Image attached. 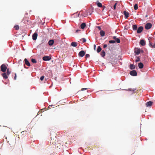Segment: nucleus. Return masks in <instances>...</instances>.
I'll return each mask as SVG.
<instances>
[{
    "instance_id": "f257e3e1",
    "label": "nucleus",
    "mask_w": 155,
    "mask_h": 155,
    "mask_svg": "<svg viewBox=\"0 0 155 155\" xmlns=\"http://www.w3.org/2000/svg\"><path fill=\"white\" fill-rule=\"evenodd\" d=\"M0 68L2 72H5L7 69V67L5 64H2L1 65Z\"/></svg>"
},
{
    "instance_id": "f03ea898",
    "label": "nucleus",
    "mask_w": 155,
    "mask_h": 155,
    "mask_svg": "<svg viewBox=\"0 0 155 155\" xmlns=\"http://www.w3.org/2000/svg\"><path fill=\"white\" fill-rule=\"evenodd\" d=\"M148 39L149 40L150 46L153 48H155V43H154L153 45H152V43L151 41L152 40V38L151 37H149Z\"/></svg>"
},
{
    "instance_id": "7ed1b4c3",
    "label": "nucleus",
    "mask_w": 155,
    "mask_h": 155,
    "mask_svg": "<svg viewBox=\"0 0 155 155\" xmlns=\"http://www.w3.org/2000/svg\"><path fill=\"white\" fill-rule=\"evenodd\" d=\"M152 26V24L150 23H147L145 26V28L146 29H150Z\"/></svg>"
},
{
    "instance_id": "20e7f679",
    "label": "nucleus",
    "mask_w": 155,
    "mask_h": 155,
    "mask_svg": "<svg viewBox=\"0 0 155 155\" xmlns=\"http://www.w3.org/2000/svg\"><path fill=\"white\" fill-rule=\"evenodd\" d=\"M130 74L133 76H135L137 75V74L135 70H133L131 71L130 72Z\"/></svg>"
},
{
    "instance_id": "39448f33",
    "label": "nucleus",
    "mask_w": 155,
    "mask_h": 155,
    "mask_svg": "<svg viewBox=\"0 0 155 155\" xmlns=\"http://www.w3.org/2000/svg\"><path fill=\"white\" fill-rule=\"evenodd\" d=\"M42 59L44 61H47L50 60L51 59V58L49 56H45L43 57Z\"/></svg>"
},
{
    "instance_id": "423d86ee",
    "label": "nucleus",
    "mask_w": 155,
    "mask_h": 155,
    "mask_svg": "<svg viewBox=\"0 0 155 155\" xmlns=\"http://www.w3.org/2000/svg\"><path fill=\"white\" fill-rule=\"evenodd\" d=\"M85 54L84 51H81L79 52L78 55L80 57H82Z\"/></svg>"
},
{
    "instance_id": "0eeeda50",
    "label": "nucleus",
    "mask_w": 155,
    "mask_h": 155,
    "mask_svg": "<svg viewBox=\"0 0 155 155\" xmlns=\"http://www.w3.org/2000/svg\"><path fill=\"white\" fill-rule=\"evenodd\" d=\"M143 27L142 26H140L138 28L137 33L138 34L140 33L143 31Z\"/></svg>"
},
{
    "instance_id": "6e6552de",
    "label": "nucleus",
    "mask_w": 155,
    "mask_h": 155,
    "mask_svg": "<svg viewBox=\"0 0 155 155\" xmlns=\"http://www.w3.org/2000/svg\"><path fill=\"white\" fill-rule=\"evenodd\" d=\"M38 36V34L36 33L35 32L32 35V39L34 40H35L37 38Z\"/></svg>"
},
{
    "instance_id": "1a4fd4ad",
    "label": "nucleus",
    "mask_w": 155,
    "mask_h": 155,
    "mask_svg": "<svg viewBox=\"0 0 155 155\" xmlns=\"http://www.w3.org/2000/svg\"><path fill=\"white\" fill-rule=\"evenodd\" d=\"M134 52L137 54H139L140 52V49L138 48H135L134 49Z\"/></svg>"
},
{
    "instance_id": "9d476101",
    "label": "nucleus",
    "mask_w": 155,
    "mask_h": 155,
    "mask_svg": "<svg viewBox=\"0 0 155 155\" xmlns=\"http://www.w3.org/2000/svg\"><path fill=\"white\" fill-rule=\"evenodd\" d=\"M113 39H114L115 41V42H117V43H120V39L118 38H117L116 36H114L113 37Z\"/></svg>"
},
{
    "instance_id": "9b49d317",
    "label": "nucleus",
    "mask_w": 155,
    "mask_h": 155,
    "mask_svg": "<svg viewBox=\"0 0 155 155\" xmlns=\"http://www.w3.org/2000/svg\"><path fill=\"white\" fill-rule=\"evenodd\" d=\"M24 61L25 62V64L28 66H30V64L29 62V61L26 58H25L24 59Z\"/></svg>"
},
{
    "instance_id": "f8f14e48",
    "label": "nucleus",
    "mask_w": 155,
    "mask_h": 155,
    "mask_svg": "<svg viewBox=\"0 0 155 155\" xmlns=\"http://www.w3.org/2000/svg\"><path fill=\"white\" fill-rule=\"evenodd\" d=\"M153 104V102L151 101H149L147 102L146 104V105L147 107L151 106Z\"/></svg>"
},
{
    "instance_id": "ddd939ff",
    "label": "nucleus",
    "mask_w": 155,
    "mask_h": 155,
    "mask_svg": "<svg viewBox=\"0 0 155 155\" xmlns=\"http://www.w3.org/2000/svg\"><path fill=\"white\" fill-rule=\"evenodd\" d=\"M23 20L24 21V23L26 24H27L29 22V18H23Z\"/></svg>"
},
{
    "instance_id": "4468645a",
    "label": "nucleus",
    "mask_w": 155,
    "mask_h": 155,
    "mask_svg": "<svg viewBox=\"0 0 155 155\" xmlns=\"http://www.w3.org/2000/svg\"><path fill=\"white\" fill-rule=\"evenodd\" d=\"M8 75L6 73L4 72L2 74V76L3 78L5 79H7L8 78Z\"/></svg>"
},
{
    "instance_id": "2eb2a0df",
    "label": "nucleus",
    "mask_w": 155,
    "mask_h": 155,
    "mask_svg": "<svg viewBox=\"0 0 155 155\" xmlns=\"http://www.w3.org/2000/svg\"><path fill=\"white\" fill-rule=\"evenodd\" d=\"M140 44L143 46H144L146 44L145 41L144 40H141L140 41Z\"/></svg>"
},
{
    "instance_id": "dca6fc26",
    "label": "nucleus",
    "mask_w": 155,
    "mask_h": 155,
    "mask_svg": "<svg viewBox=\"0 0 155 155\" xmlns=\"http://www.w3.org/2000/svg\"><path fill=\"white\" fill-rule=\"evenodd\" d=\"M124 13L125 15V18H127L129 16V13L127 12L126 11H124Z\"/></svg>"
},
{
    "instance_id": "f3484780",
    "label": "nucleus",
    "mask_w": 155,
    "mask_h": 155,
    "mask_svg": "<svg viewBox=\"0 0 155 155\" xmlns=\"http://www.w3.org/2000/svg\"><path fill=\"white\" fill-rule=\"evenodd\" d=\"M138 66L139 68L140 69L142 68L143 67V64L141 62L139 63L138 64Z\"/></svg>"
},
{
    "instance_id": "a211bd4d",
    "label": "nucleus",
    "mask_w": 155,
    "mask_h": 155,
    "mask_svg": "<svg viewBox=\"0 0 155 155\" xmlns=\"http://www.w3.org/2000/svg\"><path fill=\"white\" fill-rule=\"evenodd\" d=\"M54 43V41L53 40H51L48 41V44L50 45H52Z\"/></svg>"
},
{
    "instance_id": "6ab92c4d",
    "label": "nucleus",
    "mask_w": 155,
    "mask_h": 155,
    "mask_svg": "<svg viewBox=\"0 0 155 155\" xmlns=\"http://www.w3.org/2000/svg\"><path fill=\"white\" fill-rule=\"evenodd\" d=\"M71 45L73 47H76L77 46V43L75 42H73L71 43Z\"/></svg>"
},
{
    "instance_id": "aec40b11",
    "label": "nucleus",
    "mask_w": 155,
    "mask_h": 155,
    "mask_svg": "<svg viewBox=\"0 0 155 155\" xmlns=\"http://www.w3.org/2000/svg\"><path fill=\"white\" fill-rule=\"evenodd\" d=\"M96 4H97V6L99 7H102V4L100 2H98V1L96 2Z\"/></svg>"
},
{
    "instance_id": "412c9836",
    "label": "nucleus",
    "mask_w": 155,
    "mask_h": 155,
    "mask_svg": "<svg viewBox=\"0 0 155 155\" xmlns=\"http://www.w3.org/2000/svg\"><path fill=\"white\" fill-rule=\"evenodd\" d=\"M86 25V24L85 23H82L81 25V28L82 29H83L85 27Z\"/></svg>"
},
{
    "instance_id": "4be33fe9",
    "label": "nucleus",
    "mask_w": 155,
    "mask_h": 155,
    "mask_svg": "<svg viewBox=\"0 0 155 155\" xmlns=\"http://www.w3.org/2000/svg\"><path fill=\"white\" fill-rule=\"evenodd\" d=\"M130 68L131 70L134 69L135 68V67L133 64H131L130 65Z\"/></svg>"
},
{
    "instance_id": "5701e85b",
    "label": "nucleus",
    "mask_w": 155,
    "mask_h": 155,
    "mask_svg": "<svg viewBox=\"0 0 155 155\" xmlns=\"http://www.w3.org/2000/svg\"><path fill=\"white\" fill-rule=\"evenodd\" d=\"M132 28L133 30H136L137 29V27L136 25H134L132 26Z\"/></svg>"
},
{
    "instance_id": "b1692460",
    "label": "nucleus",
    "mask_w": 155,
    "mask_h": 155,
    "mask_svg": "<svg viewBox=\"0 0 155 155\" xmlns=\"http://www.w3.org/2000/svg\"><path fill=\"white\" fill-rule=\"evenodd\" d=\"M105 51L104 50L102 51L101 53V56L102 57H104L105 56Z\"/></svg>"
},
{
    "instance_id": "393cba45",
    "label": "nucleus",
    "mask_w": 155,
    "mask_h": 155,
    "mask_svg": "<svg viewBox=\"0 0 155 155\" xmlns=\"http://www.w3.org/2000/svg\"><path fill=\"white\" fill-rule=\"evenodd\" d=\"M100 33L101 36H104L105 35L104 32L102 30H101L100 32Z\"/></svg>"
},
{
    "instance_id": "a878e982",
    "label": "nucleus",
    "mask_w": 155,
    "mask_h": 155,
    "mask_svg": "<svg viewBox=\"0 0 155 155\" xmlns=\"http://www.w3.org/2000/svg\"><path fill=\"white\" fill-rule=\"evenodd\" d=\"M101 48L100 46H99L98 47V48L97 49V52L98 53H99L101 51Z\"/></svg>"
},
{
    "instance_id": "bb28decb",
    "label": "nucleus",
    "mask_w": 155,
    "mask_h": 155,
    "mask_svg": "<svg viewBox=\"0 0 155 155\" xmlns=\"http://www.w3.org/2000/svg\"><path fill=\"white\" fill-rule=\"evenodd\" d=\"M134 8L135 10H137L138 8V6L137 4H135L134 7Z\"/></svg>"
},
{
    "instance_id": "cd10ccee",
    "label": "nucleus",
    "mask_w": 155,
    "mask_h": 155,
    "mask_svg": "<svg viewBox=\"0 0 155 155\" xmlns=\"http://www.w3.org/2000/svg\"><path fill=\"white\" fill-rule=\"evenodd\" d=\"M11 73V71H10L9 70V69H8L7 71L6 74L7 75H9Z\"/></svg>"
},
{
    "instance_id": "c85d7f7f",
    "label": "nucleus",
    "mask_w": 155,
    "mask_h": 155,
    "mask_svg": "<svg viewBox=\"0 0 155 155\" xmlns=\"http://www.w3.org/2000/svg\"><path fill=\"white\" fill-rule=\"evenodd\" d=\"M31 62L34 63H36L37 62V61L35 59H32L31 60Z\"/></svg>"
},
{
    "instance_id": "c756f323",
    "label": "nucleus",
    "mask_w": 155,
    "mask_h": 155,
    "mask_svg": "<svg viewBox=\"0 0 155 155\" xmlns=\"http://www.w3.org/2000/svg\"><path fill=\"white\" fill-rule=\"evenodd\" d=\"M14 28L16 30L19 29V26L18 25L15 26Z\"/></svg>"
},
{
    "instance_id": "7c9ffc66",
    "label": "nucleus",
    "mask_w": 155,
    "mask_h": 155,
    "mask_svg": "<svg viewBox=\"0 0 155 155\" xmlns=\"http://www.w3.org/2000/svg\"><path fill=\"white\" fill-rule=\"evenodd\" d=\"M109 42L110 43H114L115 42V41L114 40H110Z\"/></svg>"
},
{
    "instance_id": "2f4dec72",
    "label": "nucleus",
    "mask_w": 155,
    "mask_h": 155,
    "mask_svg": "<svg viewBox=\"0 0 155 155\" xmlns=\"http://www.w3.org/2000/svg\"><path fill=\"white\" fill-rule=\"evenodd\" d=\"M45 77L44 76H42L41 78H40V80L41 81H42L44 79V78Z\"/></svg>"
},
{
    "instance_id": "473e14b6",
    "label": "nucleus",
    "mask_w": 155,
    "mask_h": 155,
    "mask_svg": "<svg viewBox=\"0 0 155 155\" xmlns=\"http://www.w3.org/2000/svg\"><path fill=\"white\" fill-rule=\"evenodd\" d=\"M90 56V55L89 54H86L85 55V57L86 58H89Z\"/></svg>"
},
{
    "instance_id": "72a5a7b5",
    "label": "nucleus",
    "mask_w": 155,
    "mask_h": 155,
    "mask_svg": "<svg viewBox=\"0 0 155 155\" xmlns=\"http://www.w3.org/2000/svg\"><path fill=\"white\" fill-rule=\"evenodd\" d=\"M82 40H83V43H84V42H85L86 41V39L85 38H82Z\"/></svg>"
},
{
    "instance_id": "f704fd0d",
    "label": "nucleus",
    "mask_w": 155,
    "mask_h": 155,
    "mask_svg": "<svg viewBox=\"0 0 155 155\" xmlns=\"http://www.w3.org/2000/svg\"><path fill=\"white\" fill-rule=\"evenodd\" d=\"M117 4V3H116L114 6V10H115L116 9Z\"/></svg>"
},
{
    "instance_id": "c9c22d12",
    "label": "nucleus",
    "mask_w": 155,
    "mask_h": 155,
    "mask_svg": "<svg viewBox=\"0 0 155 155\" xmlns=\"http://www.w3.org/2000/svg\"><path fill=\"white\" fill-rule=\"evenodd\" d=\"M107 46V45L106 44H104V45L103 47L104 48H105Z\"/></svg>"
},
{
    "instance_id": "e433bc0d",
    "label": "nucleus",
    "mask_w": 155,
    "mask_h": 155,
    "mask_svg": "<svg viewBox=\"0 0 155 155\" xmlns=\"http://www.w3.org/2000/svg\"><path fill=\"white\" fill-rule=\"evenodd\" d=\"M88 88H82L81 89V91H84V90H87V89Z\"/></svg>"
},
{
    "instance_id": "4c0bfd02",
    "label": "nucleus",
    "mask_w": 155,
    "mask_h": 155,
    "mask_svg": "<svg viewBox=\"0 0 155 155\" xmlns=\"http://www.w3.org/2000/svg\"><path fill=\"white\" fill-rule=\"evenodd\" d=\"M140 59L139 58H138L136 60V62H137L139 61Z\"/></svg>"
},
{
    "instance_id": "58836bf2",
    "label": "nucleus",
    "mask_w": 155,
    "mask_h": 155,
    "mask_svg": "<svg viewBox=\"0 0 155 155\" xmlns=\"http://www.w3.org/2000/svg\"><path fill=\"white\" fill-rule=\"evenodd\" d=\"M128 91H134L136 90V89H134L133 90L129 89L128 90Z\"/></svg>"
},
{
    "instance_id": "ea45409f",
    "label": "nucleus",
    "mask_w": 155,
    "mask_h": 155,
    "mask_svg": "<svg viewBox=\"0 0 155 155\" xmlns=\"http://www.w3.org/2000/svg\"><path fill=\"white\" fill-rule=\"evenodd\" d=\"M16 74L15 73V76L14 78V80H15L16 79Z\"/></svg>"
},
{
    "instance_id": "a19ab883",
    "label": "nucleus",
    "mask_w": 155,
    "mask_h": 155,
    "mask_svg": "<svg viewBox=\"0 0 155 155\" xmlns=\"http://www.w3.org/2000/svg\"><path fill=\"white\" fill-rule=\"evenodd\" d=\"M94 49L95 50V49H96V45L95 44H94Z\"/></svg>"
},
{
    "instance_id": "79ce46f5",
    "label": "nucleus",
    "mask_w": 155,
    "mask_h": 155,
    "mask_svg": "<svg viewBox=\"0 0 155 155\" xmlns=\"http://www.w3.org/2000/svg\"><path fill=\"white\" fill-rule=\"evenodd\" d=\"M97 28H98L99 30H101V28L100 26H97Z\"/></svg>"
},
{
    "instance_id": "37998d69",
    "label": "nucleus",
    "mask_w": 155,
    "mask_h": 155,
    "mask_svg": "<svg viewBox=\"0 0 155 155\" xmlns=\"http://www.w3.org/2000/svg\"><path fill=\"white\" fill-rule=\"evenodd\" d=\"M80 30H76V33H78V31H80Z\"/></svg>"
},
{
    "instance_id": "c03bdc74",
    "label": "nucleus",
    "mask_w": 155,
    "mask_h": 155,
    "mask_svg": "<svg viewBox=\"0 0 155 155\" xmlns=\"http://www.w3.org/2000/svg\"><path fill=\"white\" fill-rule=\"evenodd\" d=\"M92 14V13H91V12H89V14L90 15H91Z\"/></svg>"
},
{
    "instance_id": "a18cd8bd",
    "label": "nucleus",
    "mask_w": 155,
    "mask_h": 155,
    "mask_svg": "<svg viewBox=\"0 0 155 155\" xmlns=\"http://www.w3.org/2000/svg\"><path fill=\"white\" fill-rule=\"evenodd\" d=\"M86 13H87V14H88V13H89L88 11H87V12H86Z\"/></svg>"
},
{
    "instance_id": "49530a36",
    "label": "nucleus",
    "mask_w": 155,
    "mask_h": 155,
    "mask_svg": "<svg viewBox=\"0 0 155 155\" xmlns=\"http://www.w3.org/2000/svg\"><path fill=\"white\" fill-rule=\"evenodd\" d=\"M50 106H48V108H50Z\"/></svg>"
},
{
    "instance_id": "de8ad7c7",
    "label": "nucleus",
    "mask_w": 155,
    "mask_h": 155,
    "mask_svg": "<svg viewBox=\"0 0 155 155\" xmlns=\"http://www.w3.org/2000/svg\"><path fill=\"white\" fill-rule=\"evenodd\" d=\"M23 132H24V131L22 132H21V134H22V133Z\"/></svg>"
}]
</instances>
